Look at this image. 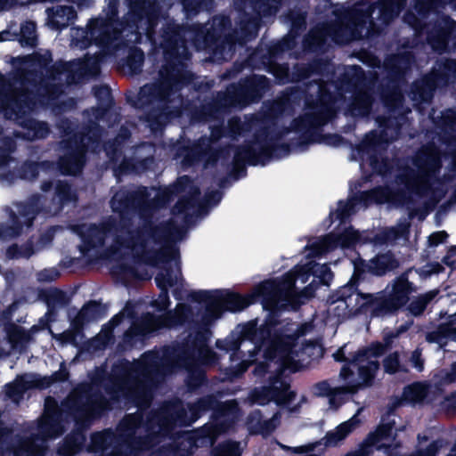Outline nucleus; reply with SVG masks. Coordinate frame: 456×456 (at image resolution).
<instances>
[{"instance_id":"69168bd1","label":"nucleus","mask_w":456,"mask_h":456,"mask_svg":"<svg viewBox=\"0 0 456 456\" xmlns=\"http://www.w3.org/2000/svg\"><path fill=\"white\" fill-rule=\"evenodd\" d=\"M73 3L77 4L78 6L86 5L89 0H71Z\"/></svg>"},{"instance_id":"6e6552de","label":"nucleus","mask_w":456,"mask_h":456,"mask_svg":"<svg viewBox=\"0 0 456 456\" xmlns=\"http://www.w3.org/2000/svg\"><path fill=\"white\" fill-rule=\"evenodd\" d=\"M162 357L158 353L150 352L142 355L133 365L127 379L115 391V397L131 400L138 407L148 404L151 399L149 388L155 376L166 373L164 365H160Z\"/></svg>"},{"instance_id":"5fc2aeb1","label":"nucleus","mask_w":456,"mask_h":456,"mask_svg":"<svg viewBox=\"0 0 456 456\" xmlns=\"http://www.w3.org/2000/svg\"><path fill=\"white\" fill-rule=\"evenodd\" d=\"M94 306L91 305H86L84 306L81 311L78 313L77 316V322H83L87 315H89L93 312Z\"/></svg>"},{"instance_id":"9b49d317","label":"nucleus","mask_w":456,"mask_h":456,"mask_svg":"<svg viewBox=\"0 0 456 456\" xmlns=\"http://www.w3.org/2000/svg\"><path fill=\"white\" fill-rule=\"evenodd\" d=\"M319 95L317 103H307L306 111L304 118L295 121V129L303 131L312 126L323 125L334 114V108L330 102V96L323 85H315L314 86Z\"/></svg>"},{"instance_id":"473e14b6","label":"nucleus","mask_w":456,"mask_h":456,"mask_svg":"<svg viewBox=\"0 0 456 456\" xmlns=\"http://www.w3.org/2000/svg\"><path fill=\"white\" fill-rule=\"evenodd\" d=\"M213 456H240V444L234 442H228L213 452Z\"/></svg>"},{"instance_id":"5701e85b","label":"nucleus","mask_w":456,"mask_h":456,"mask_svg":"<svg viewBox=\"0 0 456 456\" xmlns=\"http://www.w3.org/2000/svg\"><path fill=\"white\" fill-rule=\"evenodd\" d=\"M429 394L430 387L428 385L416 382L404 388L403 398L410 403L416 404L429 399Z\"/></svg>"},{"instance_id":"58836bf2","label":"nucleus","mask_w":456,"mask_h":456,"mask_svg":"<svg viewBox=\"0 0 456 456\" xmlns=\"http://www.w3.org/2000/svg\"><path fill=\"white\" fill-rule=\"evenodd\" d=\"M400 368L397 354L387 355L384 360L385 371L390 374L396 372Z\"/></svg>"},{"instance_id":"a19ab883","label":"nucleus","mask_w":456,"mask_h":456,"mask_svg":"<svg viewBox=\"0 0 456 456\" xmlns=\"http://www.w3.org/2000/svg\"><path fill=\"white\" fill-rule=\"evenodd\" d=\"M408 222L400 224L396 228H391L387 235V240H399L401 238L404 239L408 232Z\"/></svg>"},{"instance_id":"a211bd4d","label":"nucleus","mask_w":456,"mask_h":456,"mask_svg":"<svg viewBox=\"0 0 456 456\" xmlns=\"http://www.w3.org/2000/svg\"><path fill=\"white\" fill-rule=\"evenodd\" d=\"M61 413L57 409L55 402L47 399L45 411L39 425V430L44 437H55L62 432L60 423Z\"/></svg>"},{"instance_id":"423d86ee","label":"nucleus","mask_w":456,"mask_h":456,"mask_svg":"<svg viewBox=\"0 0 456 456\" xmlns=\"http://www.w3.org/2000/svg\"><path fill=\"white\" fill-rule=\"evenodd\" d=\"M353 286L351 283L341 290L340 303L346 306L349 314L371 310L379 315L395 311L407 302L411 292L410 283L404 277H400L391 287H387L381 297H374L370 294L360 293L353 289Z\"/></svg>"},{"instance_id":"a18cd8bd","label":"nucleus","mask_w":456,"mask_h":456,"mask_svg":"<svg viewBox=\"0 0 456 456\" xmlns=\"http://www.w3.org/2000/svg\"><path fill=\"white\" fill-rule=\"evenodd\" d=\"M412 366L418 370L421 371L424 369L423 362L421 360V354L419 350H415L410 359Z\"/></svg>"},{"instance_id":"ea45409f","label":"nucleus","mask_w":456,"mask_h":456,"mask_svg":"<svg viewBox=\"0 0 456 456\" xmlns=\"http://www.w3.org/2000/svg\"><path fill=\"white\" fill-rule=\"evenodd\" d=\"M442 304L449 303V307L444 313H441L442 316L452 317L456 315V294L441 297Z\"/></svg>"},{"instance_id":"052dcab7","label":"nucleus","mask_w":456,"mask_h":456,"mask_svg":"<svg viewBox=\"0 0 456 456\" xmlns=\"http://www.w3.org/2000/svg\"><path fill=\"white\" fill-rule=\"evenodd\" d=\"M68 377V373L65 370L61 369L60 371L53 376L54 380H64Z\"/></svg>"},{"instance_id":"2f4dec72","label":"nucleus","mask_w":456,"mask_h":456,"mask_svg":"<svg viewBox=\"0 0 456 456\" xmlns=\"http://www.w3.org/2000/svg\"><path fill=\"white\" fill-rule=\"evenodd\" d=\"M8 343L12 348H17L20 345H22L28 338V336L24 331L18 326H12L8 330Z\"/></svg>"},{"instance_id":"b1692460","label":"nucleus","mask_w":456,"mask_h":456,"mask_svg":"<svg viewBox=\"0 0 456 456\" xmlns=\"http://www.w3.org/2000/svg\"><path fill=\"white\" fill-rule=\"evenodd\" d=\"M83 154L81 151L77 152L69 158L61 160V170L64 174L76 175L83 167Z\"/></svg>"},{"instance_id":"09e8293b","label":"nucleus","mask_w":456,"mask_h":456,"mask_svg":"<svg viewBox=\"0 0 456 456\" xmlns=\"http://www.w3.org/2000/svg\"><path fill=\"white\" fill-rule=\"evenodd\" d=\"M255 156H256L255 149H248V150L245 151L244 152H239L235 158H236L237 162H240V161H248L249 162L251 160V159H253Z\"/></svg>"},{"instance_id":"6ab92c4d","label":"nucleus","mask_w":456,"mask_h":456,"mask_svg":"<svg viewBox=\"0 0 456 456\" xmlns=\"http://www.w3.org/2000/svg\"><path fill=\"white\" fill-rule=\"evenodd\" d=\"M170 82L165 81L159 85H146L141 88L138 100L142 106L145 104H157L164 102L169 96Z\"/></svg>"},{"instance_id":"a878e982","label":"nucleus","mask_w":456,"mask_h":456,"mask_svg":"<svg viewBox=\"0 0 456 456\" xmlns=\"http://www.w3.org/2000/svg\"><path fill=\"white\" fill-rule=\"evenodd\" d=\"M371 100L367 93L360 94L354 100L351 112L354 116H364L369 113Z\"/></svg>"},{"instance_id":"f257e3e1","label":"nucleus","mask_w":456,"mask_h":456,"mask_svg":"<svg viewBox=\"0 0 456 456\" xmlns=\"http://www.w3.org/2000/svg\"><path fill=\"white\" fill-rule=\"evenodd\" d=\"M362 241L359 232L347 228L338 234L330 233L311 240L305 248V261L297 265L278 281H266L256 286L246 297L224 291H200L195 299L202 303L205 311L200 317L199 335L192 339L198 356L209 362L213 353L207 346L209 326L219 319L224 311L238 312L248 305L260 301L263 308L269 311L265 322L256 328V321L239 325L224 342L217 346L232 351V360L240 359L235 374L244 372L249 364L256 362L254 374L264 377L270 374V385L256 388L249 395L252 403L265 405L273 401L277 405H287L295 398V393L283 381L279 374L283 370L296 371L317 350L314 344L299 343L298 338L304 335L310 324L300 328L295 323L279 327L276 315L281 309L296 308L312 297L318 284L329 285L332 273L327 265L315 263L314 257L331 252L337 248H354Z\"/></svg>"},{"instance_id":"864d4df0","label":"nucleus","mask_w":456,"mask_h":456,"mask_svg":"<svg viewBox=\"0 0 456 456\" xmlns=\"http://www.w3.org/2000/svg\"><path fill=\"white\" fill-rule=\"evenodd\" d=\"M145 1H142V4L140 3H135L134 5L133 6V11L134 12H138L137 15L139 17H143L144 15L146 17H150L149 15V12L147 10H145Z\"/></svg>"},{"instance_id":"4468645a","label":"nucleus","mask_w":456,"mask_h":456,"mask_svg":"<svg viewBox=\"0 0 456 456\" xmlns=\"http://www.w3.org/2000/svg\"><path fill=\"white\" fill-rule=\"evenodd\" d=\"M237 412V405L232 401L225 402L220 405L215 420L207 424L200 432L201 438L206 440L209 445H212L216 436L233 423Z\"/></svg>"},{"instance_id":"7c9ffc66","label":"nucleus","mask_w":456,"mask_h":456,"mask_svg":"<svg viewBox=\"0 0 456 456\" xmlns=\"http://www.w3.org/2000/svg\"><path fill=\"white\" fill-rule=\"evenodd\" d=\"M111 208L114 212H118L121 215L127 213L130 208V201L125 192H118L111 200Z\"/></svg>"},{"instance_id":"1a4fd4ad","label":"nucleus","mask_w":456,"mask_h":456,"mask_svg":"<svg viewBox=\"0 0 456 456\" xmlns=\"http://www.w3.org/2000/svg\"><path fill=\"white\" fill-rule=\"evenodd\" d=\"M118 25V22L114 21L112 18L95 19L90 23L86 31L77 28H71L72 43L83 48L94 42L95 45L102 49L101 55H106L113 53L122 45L138 40L137 32L128 34L126 28L119 31L117 28Z\"/></svg>"},{"instance_id":"f03ea898","label":"nucleus","mask_w":456,"mask_h":456,"mask_svg":"<svg viewBox=\"0 0 456 456\" xmlns=\"http://www.w3.org/2000/svg\"><path fill=\"white\" fill-rule=\"evenodd\" d=\"M152 192H154V198L158 197V203L168 200L171 194L181 198L174 208L175 220L168 224L164 231L153 230L151 226H145L141 231L134 230L122 216L118 224H104L101 228L92 224H83L76 229V232L81 238L82 244L79 248L83 254L111 238L110 254L113 258L131 257L152 265H162L163 270L155 278L158 286L161 289L155 305L159 310H164L169 305L167 289L179 283L180 272L177 248L173 245L163 246L159 241V238L162 236L167 240L172 241L182 239L188 222L187 216L191 208H194V200L199 193V189L188 177L183 176L172 188H166L161 192L152 189L150 195Z\"/></svg>"},{"instance_id":"412c9836","label":"nucleus","mask_w":456,"mask_h":456,"mask_svg":"<svg viewBox=\"0 0 456 456\" xmlns=\"http://www.w3.org/2000/svg\"><path fill=\"white\" fill-rule=\"evenodd\" d=\"M48 16L47 25L53 29H61L74 20L76 13L70 6H57Z\"/></svg>"},{"instance_id":"c85d7f7f","label":"nucleus","mask_w":456,"mask_h":456,"mask_svg":"<svg viewBox=\"0 0 456 456\" xmlns=\"http://www.w3.org/2000/svg\"><path fill=\"white\" fill-rule=\"evenodd\" d=\"M21 44L33 45L36 41V25L32 21L23 23L20 30Z\"/></svg>"},{"instance_id":"e2e57ef3","label":"nucleus","mask_w":456,"mask_h":456,"mask_svg":"<svg viewBox=\"0 0 456 456\" xmlns=\"http://www.w3.org/2000/svg\"><path fill=\"white\" fill-rule=\"evenodd\" d=\"M78 398V395H77V391H75L72 395H70V396L68 398V401H67V405H69V404H76V401L77 400Z\"/></svg>"},{"instance_id":"774afa93","label":"nucleus","mask_w":456,"mask_h":456,"mask_svg":"<svg viewBox=\"0 0 456 456\" xmlns=\"http://www.w3.org/2000/svg\"><path fill=\"white\" fill-rule=\"evenodd\" d=\"M447 456H456V444L453 445L452 449Z\"/></svg>"},{"instance_id":"c756f323","label":"nucleus","mask_w":456,"mask_h":456,"mask_svg":"<svg viewBox=\"0 0 456 456\" xmlns=\"http://www.w3.org/2000/svg\"><path fill=\"white\" fill-rule=\"evenodd\" d=\"M448 442L443 438L436 439L428 444L426 448H420L411 456H436V452L445 447Z\"/></svg>"},{"instance_id":"e433bc0d","label":"nucleus","mask_w":456,"mask_h":456,"mask_svg":"<svg viewBox=\"0 0 456 456\" xmlns=\"http://www.w3.org/2000/svg\"><path fill=\"white\" fill-rule=\"evenodd\" d=\"M56 192L59 200L61 202H67L74 200V195L71 191V189L67 183L59 182L56 184Z\"/></svg>"},{"instance_id":"603ef678","label":"nucleus","mask_w":456,"mask_h":456,"mask_svg":"<svg viewBox=\"0 0 456 456\" xmlns=\"http://www.w3.org/2000/svg\"><path fill=\"white\" fill-rule=\"evenodd\" d=\"M430 44L432 47L436 50H443L446 47V37L444 34L439 37V39L437 42H435L434 40L430 39Z\"/></svg>"},{"instance_id":"bb28decb","label":"nucleus","mask_w":456,"mask_h":456,"mask_svg":"<svg viewBox=\"0 0 456 456\" xmlns=\"http://www.w3.org/2000/svg\"><path fill=\"white\" fill-rule=\"evenodd\" d=\"M436 296V291L432 290L412 300L409 305V311L413 315L420 314L430 302Z\"/></svg>"},{"instance_id":"8fccbe9b","label":"nucleus","mask_w":456,"mask_h":456,"mask_svg":"<svg viewBox=\"0 0 456 456\" xmlns=\"http://www.w3.org/2000/svg\"><path fill=\"white\" fill-rule=\"evenodd\" d=\"M43 164H29L28 165L27 168L28 169L29 173L25 172L24 178L25 179H32L36 176V172L38 173L39 169H42Z\"/></svg>"},{"instance_id":"20e7f679","label":"nucleus","mask_w":456,"mask_h":456,"mask_svg":"<svg viewBox=\"0 0 456 456\" xmlns=\"http://www.w3.org/2000/svg\"><path fill=\"white\" fill-rule=\"evenodd\" d=\"M209 405V400H202L196 406L189 408L187 412H180L178 405H168L154 416L146 427L141 426L140 413L126 416L118 427V436L129 446L142 450L154 445L156 436L169 434L172 425H190L199 418V411Z\"/></svg>"},{"instance_id":"393cba45","label":"nucleus","mask_w":456,"mask_h":456,"mask_svg":"<svg viewBox=\"0 0 456 456\" xmlns=\"http://www.w3.org/2000/svg\"><path fill=\"white\" fill-rule=\"evenodd\" d=\"M444 339L456 342V327H441L438 334H429L428 336L429 342H436L440 345V347L446 346Z\"/></svg>"},{"instance_id":"0eeeda50","label":"nucleus","mask_w":456,"mask_h":456,"mask_svg":"<svg viewBox=\"0 0 456 456\" xmlns=\"http://www.w3.org/2000/svg\"><path fill=\"white\" fill-rule=\"evenodd\" d=\"M24 87L22 81L6 82L0 76V111L9 119L16 120L28 129L24 136L28 140L43 138L48 133L45 123L27 118L34 110L36 102L29 92H17V86Z\"/></svg>"},{"instance_id":"c9c22d12","label":"nucleus","mask_w":456,"mask_h":456,"mask_svg":"<svg viewBox=\"0 0 456 456\" xmlns=\"http://www.w3.org/2000/svg\"><path fill=\"white\" fill-rule=\"evenodd\" d=\"M34 253L31 244H27L22 248L12 246L7 250V256L10 258L29 257Z\"/></svg>"},{"instance_id":"338daca9","label":"nucleus","mask_w":456,"mask_h":456,"mask_svg":"<svg viewBox=\"0 0 456 456\" xmlns=\"http://www.w3.org/2000/svg\"><path fill=\"white\" fill-rule=\"evenodd\" d=\"M121 318H122V317H121L120 315H116V316L111 320L110 324H111V325H113V326H114V325L118 324V322L121 321Z\"/></svg>"},{"instance_id":"6e6d98bb","label":"nucleus","mask_w":456,"mask_h":456,"mask_svg":"<svg viewBox=\"0 0 456 456\" xmlns=\"http://www.w3.org/2000/svg\"><path fill=\"white\" fill-rule=\"evenodd\" d=\"M442 266L439 264H431L427 265L423 270V273L426 274L437 273L441 272Z\"/></svg>"},{"instance_id":"de8ad7c7","label":"nucleus","mask_w":456,"mask_h":456,"mask_svg":"<svg viewBox=\"0 0 456 456\" xmlns=\"http://www.w3.org/2000/svg\"><path fill=\"white\" fill-rule=\"evenodd\" d=\"M82 442V437H77L72 444H69L67 448H63L61 451V453L63 455H71L76 452L78 446Z\"/></svg>"},{"instance_id":"3c124183","label":"nucleus","mask_w":456,"mask_h":456,"mask_svg":"<svg viewBox=\"0 0 456 456\" xmlns=\"http://www.w3.org/2000/svg\"><path fill=\"white\" fill-rule=\"evenodd\" d=\"M444 263L453 269H456V248H452L444 257Z\"/></svg>"},{"instance_id":"7ed1b4c3","label":"nucleus","mask_w":456,"mask_h":456,"mask_svg":"<svg viewBox=\"0 0 456 456\" xmlns=\"http://www.w3.org/2000/svg\"><path fill=\"white\" fill-rule=\"evenodd\" d=\"M385 352V346L380 343H375L368 347L355 351L351 350L348 345L338 348L333 358L337 362H344L339 373V379L343 383L340 387H331L328 381L314 384L311 391L315 396H328L331 409H336L335 403L338 395L343 393H355L358 390L370 387L379 369V358Z\"/></svg>"},{"instance_id":"39448f33","label":"nucleus","mask_w":456,"mask_h":456,"mask_svg":"<svg viewBox=\"0 0 456 456\" xmlns=\"http://www.w3.org/2000/svg\"><path fill=\"white\" fill-rule=\"evenodd\" d=\"M406 0H383L376 6L368 3L360 2L351 9L336 11L337 17H339L338 23L325 29L319 36V41H324L330 37L338 44H346L352 40L369 36L372 27L370 20L376 9L379 10L383 20L388 22L396 16Z\"/></svg>"},{"instance_id":"72a5a7b5","label":"nucleus","mask_w":456,"mask_h":456,"mask_svg":"<svg viewBox=\"0 0 456 456\" xmlns=\"http://www.w3.org/2000/svg\"><path fill=\"white\" fill-rule=\"evenodd\" d=\"M108 405L103 400H100V402L92 401L83 405L82 409H77V411H80L81 414L86 418H91L97 415L100 411L107 408Z\"/></svg>"},{"instance_id":"c03bdc74","label":"nucleus","mask_w":456,"mask_h":456,"mask_svg":"<svg viewBox=\"0 0 456 456\" xmlns=\"http://www.w3.org/2000/svg\"><path fill=\"white\" fill-rule=\"evenodd\" d=\"M447 237V233L444 231L436 232L432 233L428 237V242L432 246H437L442 243Z\"/></svg>"},{"instance_id":"cd10ccee","label":"nucleus","mask_w":456,"mask_h":456,"mask_svg":"<svg viewBox=\"0 0 456 456\" xmlns=\"http://www.w3.org/2000/svg\"><path fill=\"white\" fill-rule=\"evenodd\" d=\"M434 381L436 386L438 387L456 382V362H454L450 369L438 371L434 377Z\"/></svg>"},{"instance_id":"2eb2a0df","label":"nucleus","mask_w":456,"mask_h":456,"mask_svg":"<svg viewBox=\"0 0 456 456\" xmlns=\"http://www.w3.org/2000/svg\"><path fill=\"white\" fill-rule=\"evenodd\" d=\"M100 54L94 57H88L84 61H75L69 63L61 65V76H64L67 83H73L80 77L86 76H94L99 69Z\"/></svg>"},{"instance_id":"79ce46f5","label":"nucleus","mask_w":456,"mask_h":456,"mask_svg":"<svg viewBox=\"0 0 456 456\" xmlns=\"http://www.w3.org/2000/svg\"><path fill=\"white\" fill-rule=\"evenodd\" d=\"M25 454L26 456H33L37 454V451L34 445L30 443H24L19 448L14 450L15 456H22Z\"/></svg>"},{"instance_id":"4c0bfd02","label":"nucleus","mask_w":456,"mask_h":456,"mask_svg":"<svg viewBox=\"0 0 456 456\" xmlns=\"http://www.w3.org/2000/svg\"><path fill=\"white\" fill-rule=\"evenodd\" d=\"M354 205L355 203L354 200H350L346 203L340 202L336 213L331 214V216H336L337 218L344 219L345 217L349 216L350 213L354 210Z\"/></svg>"},{"instance_id":"4d7b16f0","label":"nucleus","mask_w":456,"mask_h":456,"mask_svg":"<svg viewBox=\"0 0 456 456\" xmlns=\"http://www.w3.org/2000/svg\"><path fill=\"white\" fill-rule=\"evenodd\" d=\"M404 21L407 22L410 26L417 29L418 28V19L415 14L408 13L404 16Z\"/></svg>"},{"instance_id":"f3484780","label":"nucleus","mask_w":456,"mask_h":456,"mask_svg":"<svg viewBox=\"0 0 456 456\" xmlns=\"http://www.w3.org/2000/svg\"><path fill=\"white\" fill-rule=\"evenodd\" d=\"M52 382V378H41L36 374H25L18 377L16 380L6 387L7 395L14 402H18L21 394L28 388L48 387Z\"/></svg>"},{"instance_id":"ddd939ff","label":"nucleus","mask_w":456,"mask_h":456,"mask_svg":"<svg viewBox=\"0 0 456 456\" xmlns=\"http://www.w3.org/2000/svg\"><path fill=\"white\" fill-rule=\"evenodd\" d=\"M192 315L191 307L179 304L177 305L175 314L166 318H155L153 315L147 314L139 324H134L133 333L144 334L160 329L162 327H173L179 323H183Z\"/></svg>"},{"instance_id":"bf43d9fd","label":"nucleus","mask_w":456,"mask_h":456,"mask_svg":"<svg viewBox=\"0 0 456 456\" xmlns=\"http://www.w3.org/2000/svg\"><path fill=\"white\" fill-rule=\"evenodd\" d=\"M18 233H19L18 231H14V229H12V228H8V229L0 231V238L5 239L7 237H12Z\"/></svg>"},{"instance_id":"37998d69","label":"nucleus","mask_w":456,"mask_h":456,"mask_svg":"<svg viewBox=\"0 0 456 456\" xmlns=\"http://www.w3.org/2000/svg\"><path fill=\"white\" fill-rule=\"evenodd\" d=\"M434 4V0H416L415 10L419 15H423Z\"/></svg>"},{"instance_id":"13d9d810","label":"nucleus","mask_w":456,"mask_h":456,"mask_svg":"<svg viewBox=\"0 0 456 456\" xmlns=\"http://www.w3.org/2000/svg\"><path fill=\"white\" fill-rule=\"evenodd\" d=\"M17 37L16 32H11L10 30H4L0 32V42L12 40Z\"/></svg>"},{"instance_id":"dca6fc26","label":"nucleus","mask_w":456,"mask_h":456,"mask_svg":"<svg viewBox=\"0 0 456 456\" xmlns=\"http://www.w3.org/2000/svg\"><path fill=\"white\" fill-rule=\"evenodd\" d=\"M382 140L378 137L377 132L368 134L355 152L358 154L362 163H368L374 171L383 173L382 167L378 163L377 152L381 149Z\"/></svg>"},{"instance_id":"aec40b11","label":"nucleus","mask_w":456,"mask_h":456,"mask_svg":"<svg viewBox=\"0 0 456 456\" xmlns=\"http://www.w3.org/2000/svg\"><path fill=\"white\" fill-rule=\"evenodd\" d=\"M361 204L366 206L369 203H389L391 205L403 204V198L402 194L393 193L388 188H379L371 191H365L360 195Z\"/></svg>"},{"instance_id":"4be33fe9","label":"nucleus","mask_w":456,"mask_h":456,"mask_svg":"<svg viewBox=\"0 0 456 456\" xmlns=\"http://www.w3.org/2000/svg\"><path fill=\"white\" fill-rule=\"evenodd\" d=\"M281 413H275L270 419L262 420L258 413L252 415L248 421V427L252 433L266 435L273 431L280 423Z\"/></svg>"},{"instance_id":"680f3d73","label":"nucleus","mask_w":456,"mask_h":456,"mask_svg":"<svg viewBox=\"0 0 456 456\" xmlns=\"http://www.w3.org/2000/svg\"><path fill=\"white\" fill-rule=\"evenodd\" d=\"M16 0H0V11L9 8Z\"/></svg>"},{"instance_id":"0e129e2a","label":"nucleus","mask_w":456,"mask_h":456,"mask_svg":"<svg viewBox=\"0 0 456 456\" xmlns=\"http://www.w3.org/2000/svg\"><path fill=\"white\" fill-rule=\"evenodd\" d=\"M95 95H98V94H103V95H109V90L107 87H100V88H95Z\"/></svg>"},{"instance_id":"f704fd0d","label":"nucleus","mask_w":456,"mask_h":456,"mask_svg":"<svg viewBox=\"0 0 456 456\" xmlns=\"http://www.w3.org/2000/svg\"><path fill=\"white\" fill-rule=\"evenodd\" d=\"M388 262H389L388 256H386V255L379 256L370 261L369 269L375 274L380 275L389 267Z\"/></svg>"},{"instance_id":"9d476101","label":"nucleus","mask_w":456,"mask_h":456,"mask_svg":"<svg viewBox=\"0 0 456 456\" xmlns=\"http://www.w3.org/2000/svg\"><path fill=\"white\" fill-rule=\"evenodd\" d=\"M418 175L406 171L400 175L398 183L403 184L408 191L415 192L420 196L431 195L434 201H438L444 191L440 189L441 183L434 179L436 171L440 167L438 155L434 151L422 152L415 164Z\"/></svg>"},{"instance_id":"49530a36","label":"nucleus","mask_w":456,"mask_h":456,"mask_svg":"<svg viewBox=\"0 0 456 456\" xmlns=\"http://www.w3.org/2000/svg\"><path fill=\"white\" fill-rule=\"evenodd\" d=\"M443 408L450 411H456V393H453L444 398L443 402Z\"/></svg>"},{"instance_id":"f8f14e48","label":"nucleus","mask_w":456,"mask_h":456,"mask_svg":"<svg viewBox=\"0 0 456 456\" xmlns=\"http://www.w3.org/2000/svg\"><path fill=\"white\" fill-rule=\"evenodd\" d=\"M398 430L395 416H390L367 436L356 451L346 456H369L374 449L392 446Z\"/></svg>"}]
</instances>
